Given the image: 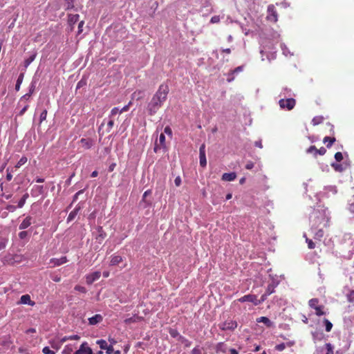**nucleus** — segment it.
<instances>
[{
    "label": "nucleus",
    "instance_id": "bf43d9fd",
    "mask_svg": "<svg viewBox=\"0 0 354 354\" xmlns=\"http://www.w3.org/2000/svg\"><path fill=\"white\" fill-rule=\"evenodd\" d=\"M326 149L324 147L317 149V155L323 156L326 153Z\"/></svg>",
    "mask_w": 354,
    "mask_h": 354
},
{
    "label": "nucleus",
    "instance_id": "052dcab7",
    "mask_svg": "<svg viewBox=\"0 0 354 354\" xmlns=\"http://www.w3.org/2000/svg\"><path fill=\"white\" fill-rule=\"evenodd\" d=\"M181 178L180 176H177L174 180V183L176 187H179L181 185Z\"/></svg>",
    "mask_w": 354,
    "mask_h": 354
},
{
    "label": "nucleus",
    "instance_id": "5701e85b",
    "mask_svg": "<svg viewBox=\"0 0 354 354\" xmlns=\"http://www.w3.org/2000/svg\"><path fill=\"white\" fill-rule=\"evenodd\" d=\"M144 97V92L141 90H137L132 94V99H136L137 100H140L142 99Z\"/></svg>",
    "mask_w": 354,
    "mask_h": 354
},
{
    "label": "nucleus",
    "instance_id": "c756f323",
    "mask_svg": "<svg viewBox=\"0 0 354 354\" xmlns=\"http://www.w3.org/2000/svg\"><path fill=\"white\" fill-rule=\"evenodd\" d=\"M306 152L308 153H313L315 158H317V149L314 145H312L309 148H308Z\"/></svg>",
    "mask_w": 354,
    "mask_h": 354
},
{
    "label": "nucleus",
    "instance_id": "58836bf2",
    "mask_svg": "<svg viewBox=\"0 0 354 354\" xmlns=\"http://www.w3.org/2000/svg\"><path fill=\"white\" fill-rule=\"evenodd\" d=\"M13 172V168L12 169H10V168H8L6 169V180L8 181H10L12 179V173Z\"/></svg>",
    "mask_w": 354,
    "mask_h": 354
},
{
    "label": "nucleus",
    "instance_id": "de8ad7c7",
    "mask_svg": "<svg viewBox=\"0 0 354 354\" xmlns=\"http://www.w3.org/2000/svg\"><path fill=\"white\" fill-rule=\"evenodd\" d=\"M114 125V121L113 118H110V120L107 123V131L109 132Z\"/></svg>",
    "mask_w": 354,
    "mask_h": 354
},
{
    "label": "nucleus",
    "instance_id": "c03bdc74",
    "mask_svg": "<svg viewBox=\"0 0 354 354\" xmlns=\"http://www.w3.org/2000/svg\"><path fill=\"white\" fill-rule=\"evenodd\" d=\"M347 299L349 302H354V290L350 291V292L347 295Z\"/></svg>",
    "mask_w": 354,
    "mask_h": 354
},
{
    "label": "nucleus",
    "instance_id": "37998d69",
    "mask_svg": "<svg viewBox=\"0 0 354 354\" xmlns=\"http://www.w3.org/2000/svg\"><path fill=\"white\" fill-rule=\"evenodd\" d=\"M331 166L334 168L335 171H342L343 170L342 166L338 163H333Z\"/></svg>",
    "mask_w": 354,
    "mask_h": 354
},
{
    "label": "nucleus",
    "instance_id": "f704fd0d",
    "mask_svg": "<svg viewBox=\"0 0 354 354\" xmlns=\"http://www.w3.org/2000/svg\"><path fill=\"white\" fill-rule=\"evenodd\" d=\"M274 288L275 286L273 283L269 284L266 288V292L267 295H270L274 292Z\"/></svg>",
    "mask_w": 354,
    "mask_h": 354
},
{
    "label": "nucleus",
    "instance_id": "b1692460",
    "mask_svg": "<svg viewBox=\"0 0 354 354\" xmlns=\"http://www.w3.org/2000/svg\"><path fill=\"white\" fill-rule=\"evenodd\" d=\"M324 117L321 115L315 116L312 120V124L314 126L318 125L323 122L324 121Z\"/></svg>",
    "mask_w": 354,
    "mask_h": 354
},
{
    "label": "nucleus",
    "instance_id": "6e6d98bb",
    "mask_svg": "<svg viewBox=\"0 0 354 354\" xmlns=\"http://www.w3.org/2000/svg\"><path fill=\"white\" fill-rule=\"evenodd\" d=\"M166 133L167 134L168 136H172V131H171V129L169 127V126H167L165 129H164V133Z\"/></svg>",
    "mask_w": 354,
    "mask_h": 354
},
{
    "label": "nucleus",
    "instance_id": "338daca9",
    "mask_svg": "<svg viewBox=\"0 0 354 354\" xmlns=\"http://www.w3.org/2000/svg\"><path fill=\"white\" fill-rule=\"evenodd\" d=\"M26 201H24V198H21L19 201L18 202L17 207L21 208L25 205Z\"/></svg>",
    "mask_w": 354,
    "mask_h": 354
},
{
    "label": "nucleus",
    "instance_id": "2f4dec72",
    "mask_svg": "<svg viewBox=\"0 0 354 354\" xmlns=\"http://www.w3.org/2000/svg\"><path fill=\"white\" fill-rule=\"evenodd\" d=\"M97 232L99 233L98 234V237L97 239H100L101 240H103L104 239V238L106 237V232L104 231L102 227L101 226H99L97 227Z\"/></svg>",
    "mask_w": 354,
    "mask_h": 354
},
{
    "label": "nucleus",
    "instance_id": "f8f14e48",
    "mask_svg": "<svg viewBox=\"0 0 354 354\" xmlns=\"http://www.w3.org/2000/svg\"><path fill=\"white\" fill-rule=\"evenodd\" d=\"M32 217L30 216H26L22 222L19 224V230H25L30 227L32 223Z\"/></svg>",
    "mask_w": 354,
    "mask_h": 354
},
{
    "label": "nucleus",
    "instance_id": "473e14b6",
    "mask_svg": "<svg viewBox=\"0 0 354 354\" xmlns=\"http://www.w3.org/2000/svg\"><path fill=\"white\" fill-rule=\"evenodd\" d=\"M80 337V336H78L77 335H70V336H65L64 337H63L61 340L62 342H64L67 340H77L79 339Z\"/></svg>",
    "mask_w": 354,
    "mask_h": 354
},
{
    "label": "nucleus",
    "instance_id": "9d476101",
    "mask_svg": "<svg viewBox=\"0 0 354 354\" xmlns=\"http://www.w3.org/2000/svg\"><path fill=\"white\" fill-rule=\"evenodd\" d=\"M237 327V323L235 321H226L221 326V329L223 330H233Z\"/></svg>",
    "mask_w": 354,
    "mask_h": 354
},
{
    "label": "nucleus",
    "instance_id": "864d4df0",
    "mask_svg": "<svg viewBox=\"0 0 354 354\" xmlns=\"http://www.w3.org/2000/svg\"><path fill=\"white\" fill-rule=\"evenodd\" d=\"M76 214H77V210L76 209H74L72 212H71V213L69 214V215L68 216V221H72L75 218Z\"/></svg>",
    "mask_w": 354,
    "mask_h": 354
},
{
    "label": "nucleus",
    "instance_id": "603ef678",
    "mask_svg": "<svg viewBox=\"0 0 354 354\" xmlns=\"http://www.w3.org/2000/svg\"><path fill=\"white\" fill-rule=\"evenodd\" d=\"M220 21V17L219 16H213L210 19V23L212 24H217Z\"/></svg>",
    "mask_w": 354,
    "mask_h": 354
},
{
    "label": "nucleus",
    "instance_id": "9b49d317",
    "mask_svg": "<svg viewBox=\"0 0 354 354\" xmlns=\"http://www.w3.org/2000/svg\"><path fill=\"white\" fill-rule=\"evenodd\" d=\"M238 301L241 303L245 302V301L252 302L256 306L257 296L255 295H250V294L246 295H244V296L241 297V298H239L238 299Z\"/></svg>",
    "mask_w": 354,
    "mask_h": 354
},
{
    "label": "nucleus",
    "instance_id": "39448f33",
    "mask_svg": "<svg viewBox=\"0 0 354 354\" xmlns=\"http://www.w3.org/2000/svg\"><path fill=\"white\" fill-rule=\"evenodd\" d=\"M269 21L276 23L278 20L277 12L274 5H269L268 7V15L266 17Z\"/></svg>",
    "mask_w": 354,
    "mask_h": 354
},
{
    "label": "nucleus",
    "instance_id": "5fc2aeb1",
    "mask_svg": "<svg viewBox=\"0 0 354 354\" xmlns=\"http://www.w3.org/2000/svg\"><path fill=\"white\" fill-rule=\"evenodd\" d=\"M191 354H202L201 349L198 346L195 347L192 350Z\"/></svg>",
    "mask_w": 354,
    "mask_h": 354
},
{
    "label": "nucleus",
    "instance_id": "a211bd4d",
    "mask_svg": "<svg viewBox=\"0 0 354 354\" xmlns=\"http://www.w3.org/2000/svg\"><path fill=\"white\" fill-rule=\"evenodd\" d=\"M143 319V318L142 317H140L138 315H134L133 316L129 317V318H127L126 319H124V323L127 324H131V323H136V322H140Z\"/></svg>",
    "mask_w": 354,
    "mask_h": 354
},
{
    "label": "nucleus",
    "instance_id": "4be33fe9",
    "mask_svg": "<svg viewBox=\"0 0 354 354\" xmlns=\"http://www.w3.org/2000/svg\"><path fill=\"white\" fill-rule=\"evenodd\" d=\"M294 344H295L294 342H287L286 344L281 343V344H277L275 346V350H277L278 351H282L286 348V346L290 347V346H293Z\"/></svg>",
    "mask_w": 354,
    "mask_h": 354
},
{
    "label": "nucleus",
    "instance_id": "c9c22d12",
    "mask_svg": "<svg viewBox=\"0 0 354 354\" xmlns=\"http://www.w3.org/2000/svg\"><path fill=\"white\" fill-rule=\"evenodd\" d=\"M269 295H267L266 292H265L263 295H261L260 299H257V303L256 306H258L261 304H262L263 301H265Z\"/></svg>",
    "mask_w": 354,
    "mask_h": 354
},
{
    "label": "nucleus",
    "instance_id": "2eb2a0df",
    "mask_svg": "<svg viewBox=\"0 0 354 354\" xmlns=\"http://www.w3.org/2000/svg\"><path fill=\"white\" fill-rule=\"evenodd\" d=\"M103 319V317L100 314H96L94 316L88 318V323L90 325H95L100 323Z\"/></svg>",
    "mask_w": 354,
    "mask_h": 354
},
{
    "label": "nucleus",
    "instance_id": "0e129e2a",
    "mask_svg": "<svg viewBox=\"0 0 354 354\" xmlns=\"http://www.w3.org/2000/svg\"><path fill=\"white\" fill-rule=\"evenodd\" d=\"M28 107H29L28 104H26V105L23 107V109L19 111V115H23L25 113V112L27 111V109H28Z\"/></svg>",
    "mask_w": 354,
    "mask_h": 354
},
{
    "label": "nucleus",
    "instance_id": "4468645a",
    "mask_svg": "<svg viewBox=\"0 0 354 354\" xmlns=\"http://www.w3.org/2000/svg\"><path fill=\"white\" fill-rule=\"evenodd\" d=\"M80 142L82 147L85 149H91L94 145V140L91 138H82Z\"/></svg>",
    "mask_w": 354,
    "mask_h": 354
},
{
    "label": "nucleus",
    "instance_id": "a19ab883",
    "mask_svg": "<svg viewBox=\"0 0 354 354\" xmlns=\"http://www.w3.org/2000/svg\"><path fill=\"white\" fill-rule=\"evenodd\" d=\"M120 109H119L118 107H114L111 109L109 118H113L116 114L120 113Z\"/></svg>",
    "mask_w": 354,
    "mask_h": 354
},
{
    "label": "nucleus",
    "instance_id": "0eeeda50",
    "mask_svg": "<svg viewBox=\"0 0 354 354\" xmlns=\"http://www.w3.org/2000/svg\"><path fill=\"white\" fill-rule=\"evenodd\" d=\"M73 354H93L92 349L88 346L87 342L82 343L79 349Z\"/></svg>",
    "mask_w": 354,
    "mask_h": 354
},
{
    "label": "nucleus",
    "instance_id": "dca6fc26",
    "mask_svg": "<svg viewBox=\"0 0 354 354\" xmlns=\"http://www.w3.org/2000/svg\"><path fill=\"white\" fill-rule=\"evenodd\" d=\"M20 303L23 304H28L33 306L35 303L31 300L29 295H24L21 297Z\"/></svg>",
    "mask_w": 354,
    "mask_h": 354
},
{
    "label": "nucleus",
    "instance_id": "09e8293b",
    "mask_svg": "<svg viewBox=\"0 0 354 354\" xmlns=\"http://www.w3.org/2000/svg\"><path fill=\"white\" fill-rule=\"evenodd\" d=\"M335 158L337 162H340L343 160V155L341 152H337L335 154Z\"/></svg>",
    "mask_w": 354,
    "mask_h": 354
},
{
    "label": "nucleus",
    "instance_id": "a878e982",
    "mask_svg": "<svg viewBox=\"0 0 354 354\" xmlns=\"http://www.w3.org/2000/svg\"><path fill=\"white\" fill-rule=\"evenodd\" d=\"M73 352V346L71 344H68L65 346L64 349L62 351V354H72Z\"/></svg>",
    "mask_w": 354,
    "mask_h": 354
},
{
    "label": "nucleus",
    "instance_id": "7ed1b4c3",
    "mask_svg": "<svg viewBox=\"0 0 354 354\" xmlns=\"http://www.w3.org/2000/svg\"><path fill=\"white\" fill-rule=\"evenodd\" d=\"M319 299L317 298H313L308 301V306L315 310V314L317 316H322L325 315L324 311V306L319 305Z\"/></svg>",
    "mask_w": 354,
    "mask_h": 354
},
{
    "label": "nucleus",
    "instance_id": "4c0bfd02",
    "mask_svg": "<svg viewBox=\"0 0 354 354\" xmlns=\"http://www.w3.org/2000/svg\"><path fill=\"white\" fill-rule=\"evenodd\" d=\"M22 231H21L18 236H19V238L21 239V240H24V239H27V237L28 236V232L27 231H24V230H21Z\"/></svg>",
    "mask_w": 354,
    "mask_h": 354
},
{
    "label": "nucleus",
    "instance_id": "cd10ccee",
    "mask_svg": "<svg viewBox=\"0 0 354 354\" xmlns=\"http://www.w3.org/2000/svg\"><path fill=\"white\" fill-rule=\"evenodd\" d=\"M23 80H24V74L23 73H21L17 80V82H16V84H15V90L17 91H19L20 89V86H21V84L23 82Z\"/></svg>",
    "mask_w": 354,
    "mask_h": 354
},
{
    "label": "nucleus",
    "instance_id": "f03ea898",
    "mask_svg": "<svg viewBox=\"0 0 354 354\" xmlns=\"http://www.w3.org/2000/svg\"><path fill=\"white\" fill-rule=\"evenodd\" d=\"M329 219L324 215H319L315 217L311 230L313 232V237L316 240L321 241L324 236V231L322 228L318 229V224L324 223V227L328 226Z\"/></svg>",
    "mask_w": 354,
    "mask_h": 354
},
{
    "label": "nucleus",
    "instance_id": "a18cd8bd",
    "mask_svg": "<svg viewBox=\"0 0 354 354\" xmlns=\"http://www.w3.org/2000/svg\"><path fill=\"white\" fill-rule=\"evenodd\" d=\"M75 290H77V291L81 292L82 293H86V288L84 287V286H80V285L75 286Z\"/></svg>",
    "mask_w": 354,
    "mask_h": 354
},
{
    "label": "nucleus",
    "instance_id": "13d9d810",
    "mask_svg": "<svg viewBox=\"0 0 354 354\" xmlns=\"http://www.w3.org/2000/svg\"><path fill=\"white\" fill-rule=\"evenodd\" d=\"M9 257V260L8 259H6V261L8 263H10V264H12L14 263V261H18V260H15V258L18 259L19 257L17 256V255H15V257H13L12 258H10V257Z\"/></svg>",
    "mask_w": 354,
    "mask_h": 354
},
{
    "label": "nucleus",
    "instance_id": "c85d7f7f",
    "mask_svg": "<svg viewBox=\"0 0 354 354\" xmlns=\"http://www.w3.org/2000/svg\"><path fill=\"white\" fill-rule=\"evenodd\" d=\"M65 10H71L74 8V0H64Z\"/></svg>",
    "mask_w": 354,
    "mask_h": 354
},
{
    "label": "nucleus",
    "instance_id": "423d86ee",
    "mask_svg": "<svg viewBox=\"0 0 354 354\" xmlns=\"http://www.w3.org/2000/svg\"><path fill=\"white\" fill-rule=\"evenodd\" d=\"M101 272L100 271H95L86 275V283L88 285L92 284L94 281L98 280L100 278Z\"/></svg>",
    "mask_w": 354,
    "mask_h": 354
},
{
    "label": "nucleus",
    "instance_id": "e433bc0d",
    "mask_svg": "<svg viewBox=\"0 0 354 354\" xmlns=\"http://www.w3.org/2000/svg\"><path fill=\"white\" fill-rule=\"evenodd\" d=\"M200 158V165L201 167H205L207 165V160L205 155H199Z\"/></svg>",
    "mask_w": 354,
    "mask_h": 354
},
{
    "label": "nucleus",
    "instance_id": "f257e3e1",
    "mask_svg": "<svg viewBox=\"0 0 354 354\" xmlns=\"http://www.w3.org/2000/svg\"><path fill=\"white\" fill-rule=\"evenodd\" d=\"M169 91V86L167 84H162L159 86L158 91L147 104V111L149 115H153L158 112L166 101Z\"/></svg>",
    "mask_w": 354,
    "mask_h": 354
},
{
    "label": "nucleus",
    "instance_id": "8fccbe9b",
    "mask_svg": "<svg viewBox=\"0 0 354 354\" xmlns=\"http://www.w3.org/2000/svg\"><path fill=\"white\" fill-rule=\"evenodd\" d=\"M326 348L329 354H333V347L330 343L326 344Z\"/></svg>",
    "mask_w": 354,
    "mask_h": 354
},
{
    "label": "nucleus",
    "instance_id": "ddd939ff",
    "mask_svg": "<svg viewBox=\"0 0 354 354\" xmlns=\"http://www.w3.org/2000/svg\"><path fill=\"white\" fill-rule=\"evenodd\" d=\"M68 261L66 257H62L59 259L53 258L50 260V263L52 264L51 267L61 266Z\"/></svg>",
    "mask_w": 354,
    "mask_h": 354
},
{
    "label": "nucleus",
    "instance_id": "680f3d73",
    "mask_svg": "<svg viewBox=\"0 0 354 354\" xmlns=\"http://www.w3.org/2000/svg\"><path fill=\"white\" fill-rule=\"evenodd\" d=\"M84 192V189H81L79 192H77L73 196V201H76L78 198L79 195L83 194Z\"/></svg>",
    "mask_w": 354,
    "mask_h": 354
},
{
    "label": "nucleus",
    "instance_id": "412c9836",
    "mask_svg": "<svg viewBox=\"0 0 354 354\" xmlns=\"http://www.w3.org/2000/svg\"><path fill=\"white\" fill-rule=\"evenodd\" d=\"M335 141L336 139L333 136H326L323 139V142L326 145L328 148H330Z\"/></svg>",
    "mask_w": 354,
    "mask_h": 354
},
{
    "label": "nucleus",
    "instance_id": "3c124183",
    "mask_svg": "<svg viewBox=\"0 0 354 354\" xmlns=\"http://www.w3.org/2000/svg\"><path fill=\"white\" fill-rule=\"evenodd\" d=\"M17 206L13 205H8L6 207V209L10 212H14L17 209Z\"/></svg>",
    "mask_w": 354,
    "mask_h": 354
},
{
    "label": "nucleus",
    "instance_id": "bb28decb",
    "mask_svg": "<svg viewBox=\"0 0 354 354\" xmlns=\"http://www.w3.org/2000/svg\"><path fill=\"white\" fill-rule=\"evenodd\" d=\"M37 55V53H33L31 56H30L28 58L25 59L24 61V67L27 68L35 59Z\"/></svg>",
    "mask_w": 354,
    "mask_h": 354
},
{
    "label": "nucleus",
    "instance_id": "49530a36",
    "mask_svg": "<svg viewBox=\"0 0 354 354\" xmlns=\"http://www.w3.org/2000/svg\"><path fill=\"white\" fill-rule=\"evenodd\" d=\"M42 352L44 354H55V353L50 350L48 346H45L43 348Z\"/></svg>",
    "mask_w": 354,
    "mask_h": 354
},
{
    "label": "nucleus",
    "instance_id": "6e6552de",
    "mask_svg": "<svg viewBox=\"0 0 354 354\" xmlns=\"http://www.w3.org/2000/svg\"><path fill=\"white\" fill-rule=\"evenodd\" d=\"M79 18L80 15L78 14H69L68 15V24L70 27V31H73L74 30V25L77 22Z\"/></svg>",
    "mask_w": 354,
    "mask_h": 354
},
{
    "label": "nucleus",
    "instance_id": "f3484780",
    "mask_svg": "<svg viewBox=\"0 0 354 354\" xmlns=\"http://www.w3.org/2000/svg\"><path fill=\"white\" fill-rule=\"evenodd\" d=\"M236 177V174L234 172L224 173L222 176L221 179L224 181H232Z\"/></svg>",
    "mask_w": 354,
    "mask_h": 354
},
{
    "label": "nucleus",
    "instance_id": "393cba45",
    "mask_svg": "<svg viewBox=\"0 0 354 354\" xmlns=\"http://www.w3.org/2000/svg\"><path fill=\"white\" fill-rule=\"evenodd\" d=\"M28 161V158L26 156H22L20 160L17 162V164L15 166V169H19L22 165H25Z\"/></svg>",
    "mask_w": 354,
    "mask_h": 354
},
{
    "label": "nucleus",
    "instance_id": "1a4fd4ad",
    "mask_svg": "<svg viewBox=\"0 0 354 354\" xmlns=\"http://www.w3.org/2000/svg\"><path fill=\"white\" fill-rule=\"evenodd\" d=\"M165 136L163 133H161L159 136V142L158 143L157 141L155 142L153 150L155 152H157L158 150L160 149L161 148H165Z\"/></svg>",
    "mask_w": 354,
    "mask_h": 354
},
{
    "label": "nucleus",
    "instance_id": "e2e57ef3",
    "mask_svg": "<svg viewBox=\"0 0 354 354\" xmlns=\"http://www.w3.org/2000/svg\"><path fill=\"white\" fill-rule=\"evenodd\" d=\"M254 162H252V161H249L245 165V169H252L254 167Z\"/></svg>",
    "mask_w": 354,
    "mask_h": 354
},
{
    "label": "nucleus",
    "instance_id": "4d7b16f0",
    "mask_svg": "<svg viewBox=\"0 0 354 354\" xmlns=\"http://www.w3.org/2000/svg\"><path fill=\"white\" fill-rule=\"evenodd\" d=\"M84 24V21H81L78 24V34H81L83 31V26Z\"/></svg>",
    "mask_w": 354,
    "mask_h": 354
},
{
    "label": "nucleus",
    "instance_id": "ea45409f",
    "mask_svg": "<svg viewBox=\"0 0 354 354\" xmlns=\"http://www.w3.org/2000/svg\"><path fill=\"white\" fill-rule=\"evenodd\" d=\"M47 110L46 109H44L40 114V116H39V123L41 124L42 122H44V120H46V117H47Z\"/></svg>",
    "mask_w": 354,
    "mask_h": 354
},
{
    "label": "nucleus",
    "instance_id": "6ab92c4d",
    "mask_svg": "<svg viewBox=\"0 0 354 354\" xmlns=\"http://www.w3.org/2000/svg\"><path fill=\"white\" fill-rule=\"evenodd\" d=\"M122 261H123V259L121 256L114 254V255L111 256L110 265L111 266H116V265H118L119 263H120Z\"/></svg>",
    "mask_w": 354,
    "mask_h": 354
},
{
    "label": "nucleus",
    "instance_id": "aec40b11",
    "mask_svg": "<svg viewBox=\"0 0 354 354\" xmlns=\"http://www.w3.org/2000/svg\"><path fill=\"white\" fill-rule=\"evenodd\" d=\"M257 322L259 323L262 322L265 324L268 328H271L274 326L273 323L266 317H260L257 319Z\"/></svg>",
    "mask_w": 354,
    "mask_h": 354
},
{
    "label": "nucleus",
    "instance_id": "69168bd1",
    "mask_svg": "<svg viewBox=\"0 0 354 354\" xmlns=\"http://www.w3.org/2000/svg\"><path fill=\"white\" fill-rule=\"evenodd\" d=\"M32 95V93H26L24 95H23L21 98V101H22L23 100H28L30 97V96Z\"/></svg>",
    "mask_w": 354,
    "mask_h": 354
},
{
    "label": "nucleus",
    "instance_id": "774afa93",
    "mask_svg": "<svg viewBox=\"0 0 354 354\" xmlns=\"http://www.w3.org/2000/svg\"><path fill=\"white\" fill-rule=\"evenodd\" d=\"M104 350L106 351V353L108 354H111L113 352V346L110 345V346H108L106 347V348H105Z\"/></svg>",
    "mask_w": 354,
    "mask_h": 354
},
{
    "label": "nucleus",
    "instance_id": "7c9ffc66",
    "mask_svg": "<svg viewBox=\"0 0 354 354\" xmlns=\"http://www.w3.org/2000/svg\"><path fill=\"white\" fill-rule=\"evenodd\" d=\"M323 323L325 325L326 327V331L330 332L333 328V324L327 319H324Z\"/></svg>",
    "mask_w": 354,
    "mask_h": 354
},
{
    "label": "nucleus",
    "instance_id": "20e7f679",
    "mask_svg": "<svg viewBox=\"0 0 354 354\" xmlns=\"http://www.w3.org/2000/svg\"><path fill=\"white\" fill-rule=\"evenodd\" d=\"M296 104V100L294 98L281 99L279 101V105L281 109L290 111L294 109Z\"/></svg>",
    "mask_w": 354,
    "mask_h": 354
},
{
    "label": "nucleus",
    "instance_id": "72a5a7b5",
    "mask_svg": "<svg viewBox=\"0 0 354 354\" xmlns=\"http://www.w3.org/2000/svg\"><path fill=\"white\" fill-rule=\"evenodd\" d=\"M101 349L104 350L108 346L107 342L104 339H99L96 342Z\"/></svg>",
    "mask_w": 354,
    "mask_h": 354
},
{
    "label": "nucleus",
    "instance_id": "79ce46f5",
    "mask_svg": "<svg viewBox=\"0 0 354 354\" xmlns=\"http://www.w3.org/2000/svg\"><path fill=\"white\" fill-rule=\"evenodd\" d=\"M306 242L307 243L308 248L309 249H314L315 248V244L311 239L306 237Z\"/></svg>",
    "mask_w": 354,
    "mask_h": 354
}]
</instances>
